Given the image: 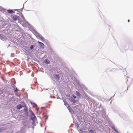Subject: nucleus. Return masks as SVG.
<instances>
[{"mask_svg": "<svg viewBox=\"0 0 133 133\" xmlns=\"http://www.w3.org/2000/svg\"><path fill=\"white\" fill-rule=\"evenodd\" d=\"M11 17L14 21H16L17 19V17L16 16L14 15H11Z\"/></svg>", "mask_w": 133, "mask_h": 133, "instance_id": "obj_2", "label": "nucleus"}, {"mask_svg": "<svg viewBox=\"0 0 133 133\" xmlns=\"http://www.w3.org/2000/svg\"><path fill=\"white\" fill-rule=\"evenodd\" d=\"M45 62L47 64H49V62L47 59L45 60Z\"/></svg>", "mask_w": 133, "mask_h": 133, "instance_id": "obj_12", "label": "nucleus"}, {"mask_svg": "<svg viewBox=\"0 0 133 133\" xmlns=\"http://www.w3.org/2000/svg\"><path fill=\"white\" fill-rule=\"evenodd\" d=\"M23 107V106L21 104H20L16 106V108L17 109H20Z\"/></svg>", "mask_w": 133, "mask_h": 133, "instance_id": "obj_4", "label": "nucleus"}, {"mask_svg": "<svg viewBox=\"0 0 133 133\" xmlns=\"http://www.w3.org/2000/svg\"><path fill=\"white\" fill-rule=\"evenodd\" d=\"M71 101L74 103H75L76 102V100L74 99H72L71 100Z\"/></svg>", "mask_w": 133, "mask_h": 133, "instance_id": "obj_13", "label": "nucleus"}, {"mask_svg": "<svg viewBox=\"0 0 133 133\" xmlns=\"http://www.w3.org/2000/svg\"><path fill=\"white\" fill-rule=\"evenodd\" d=\"M76 95H77V96H79V97H80V96H81L80 94L79 93V92H78V91H76Z\"/></svg>", "mask_w": 133, "mask_h": 133, "instance_id": "obj_8", "label": "nucleus"}, {"mask_svg": "<svg viewBox=\"0 0 133 133\" xmlns=\"http://www.w3.org/2000/svg\"><path fill=\"white\" fill-rule=\"evenodd\" d=\"M1 34H0V37L1 36Z\"/></svg>", "mask_w": 133, "mask_h": 133, "instance_id": "obj_21", "label": "nucleus"}, {"mask_svg": "<svg viewBox=\"0 0 133 133\" xmlns=\"http://www.w3.org/2000/svg\"><path fill=\"white\" fill-rule=\"evenodd\" d=\"M32 124L34 126H35V125H35V122L34 121H33V122H32Z\"/></svg>", "mask_w": 133, "mask_h": 133, "instance_id": "obj_16", "label": "nucleus"}, {"mask_svg": "<svg viewBox=\"0 0 133 133\" xmlns=\"http://www.w3.org/2000/svg\"><path fill=\"white\" fill-rule=\"evenodd\" d=\"M24 112H27V111H28V109H27V108L26 107L24 109Z\"/></svg>", "mask_w": 133, "mask_h": 133, "instance_id": "obj_11", "label": "nucleus"}, {"mask_svg": "<svg viewBox=\"0 0 133 133\" xmlns=\"http://www.w3.org/2000/svg\"><path fill=\"white\" fill-rule=\"evenodd\" d=\"M63 101L64 103V104L67 107H69V104L66 101L65 99H64Z\"/></svg>", "mask_w": 133, "mask_h": 133, "instance_id": "obj_5", "label": "nucleus"}, {"mask_svg": "<svg viewBox=\"0 0 133 133\" xmlns=\"http://www.w3.org/2000/svg\"><path fill=\"white\" fill-rule=\"evenodd\" d=\"M8 12L10 13H14V11L12 10H8Z\"/></svg>", "mask_w": 133, "mask_h": 133, "instance_id": "obj_9", "label": "nucleus"}, {"mask_svg": "<svg viewBox=\"0 0 133 133\" xmlns=\"http://www.w3.org/2000/svg\"><path fill=\"white\" fill-rule=\"evenodd\" d=\"M53 76L55 78L58 80H59L60 79V76L58 75H54Z\"/></svg>", "mask_w": 133, "mask_h": 133, "instance_id": "obj_3", "label": "nucleus"}, {"mask_svg": "<svg viewBox=\"0 0 133 133\" xmlns=\"http://www.w3.org/2000/svg\"><path fill=\"white\" fill-rule=\"evenodd\" d=\"M17 92H16V94L15 93V94L17 95L18 96V95L17 94Z\"/></svg>", "mask_w": 133, "mask_h": 133, "instance_id": "obj_19", "label": "nucleus"}, {"mask_svg": "<svg viewBox=\"0 0 133 133\" xmlns=\"http://www.w3.org/2000/svg\"><path fill=\"white\" fill-rule=\"evenodd\" d=\"M129 21H130V20H128V22H129Z\"/></svg>", "mask_w": 133, "mask_h": 133, "instance_id": "obj_20", "label": "nucleus"}, {"mask_svg": "<svg viewBox=\"0 0 133 133\" xmlns=\"http://www.w3.org/2000/svg\"><path fill=\"white\" fill-rule=\"evenodd\" d=\"M30 47L31 49H32L34 47H33V45H31V46Z\"/></svg>", "mask_w": 133, "mask_h": 133, "instance_id": "obj_18", "label": "nucleus"}, {"mask_svg": "<svg viewBox=\"0 0 133 133\" xmlns=\"http://www.w3.org/2000/svg\"><path fill=\"white\" fill-rule=\"evenodd\" d=\"M31 104L33 105V106L34 107H36L37 105L35 103H31Z\"/></svg>", "mask_w": 133, "mask_h": 133, "instance_id": "obj_10", "label": "nucleus"}, {"mask_svg": "<svg viewBox=\"0 0 133 133\" xmlns=\"http://www.w3.org/2000/svg\"><path fill=\"white\" fill-rule=\"evenodd\" d=\"M90 131L91 133H94V130L92 129L90 130Z\"/></svg>", "mask_w": 133, "mask_h": 133, "instance_id": "obj_15", "label": "nucleus"}, {"mask_svg": "<svg viewBox=\"0 0 133 133\" xmlns=\"http://www.w3.org/2000/svg\"><path fill=\"white\" fill-rule=\"evenodd\" d=\"M39 38L41 39L42 41H44V39L41 35H39Z\"/></svg>", "mask_w": 133, "mask_h": 133, "instance_id": "obj_7", "label": "nucleus"}, {"mask_svg": "<svg viewBox=\"0 0 133 133\" xmlns=\"http://www.w3.org/2000/svg\"><path fill=\"white\" fill-rule=\"evenodd\" d=\"M30 114L31 115V118L32 120L34 121H36L37 119L36 118L34 114L32 111H31Z\"/></svg>", "mask_w": 133, "mask_h": 133, "instance_id": "obj_1", "label": "nucleus"}, {"mask_svg": "<svg viewBox=\"0 0 133 133\" xmlns=\"http://www.w3.org/2000/svg\"><path fill=\"white\" fill-rule=\"evenodd\" d=\"M38 43L41 47L43 48H44V45L43 43L39 42V41H38Z\"/></svg>", "mask_w": 133, "mask_h": 133, "instance_id": "obj_6", "label": "nucleus"}, {"mask_svg": "<svg viewBox=\"0 0 133 133\" xmlns=\"http://www.w3.org/2000/svg\"><path fill=\"white\" fill-rule=\"evenodd\" d=\"M14 90L16 92H16L17 91L18 89L16 88H14Z\"/></svg>", "mask_w": 133, "mask_h": 133, "instance_id": "obj_14", "label": "nucleus"}, {"mask_svg": "<svg viewBox=\"0 0 133 133\" xmlns=\"http://www.w3.org/2000/svg\"><path fill=\"white\" fill-rule=\"evenodd\" d=\"M72 96L73 97L75 98H76V96L74 95H72Z\"/></svg>", "mask_w": 133, "mask_h": 133, "instance_id": "obj_17", "label": "nucleus"}]
</instances>
